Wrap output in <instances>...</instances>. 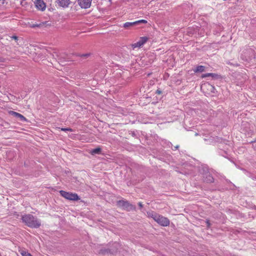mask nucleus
<instances>
[{"label": "nucleus", "instance_id": "obj_10", "mask_svg": "<svg viewBox=\"0 0 256 256\" xmlns=\"http://www.w3.org/2000/svg\"><path fill=\"white\" fill-rule=\"evenodd\" d=\"M209 76L212 77V78L213 79H216V80L222 78L220 75H218L217 74H214V73H207L206 74H203L202 75L201 78H206V77H209Z\"/></svg>", "mask_w": 256, "mask_h": 256}, {"label": "nucleus", "instance_id": "obj_15", "mask_svg": "<svg viewBox=\"0 0 256 256\" xmlns=\"http://www.w3.org/2000/svg\"><path fill=\"white\" fill-rule=\"evenodd\" d=\"M136 22H126V23H124L123 25V27L124 28H128L132 26H136Z\"/></svg>", "mask_w": 256, "mask_h": 256}, {"label": "nucleus", "instance_id": "obj_18", "mask_svg": "<svg viewBox=\"0 0 256 256\" xmlns=\"http://www.w3.org/2000/svg\"><path fill=\"white\" fill-rule=\"evenodd\" d=\"M135 22H136V24H140V23L146 24L147 22V21L146 20H142L136 21Z\"/></svg>", "mask_w": 256, "mask_h": 256}, {"label": "nucleus", "instance_id": "obj_14", "mask_svg": "<svg viewBox=\"0 0 256 256\" xmlns=\"http://www.w3.org/2000/svg\"><path fill=\"white\" fill-rule=\"evenodd\" d=\"M18 252L22 256H32L30 253L24 249L20 248Z\"/></svg>", "mask_w": 256, "mask_h": 256}, {"label": "nucleus", "instance_id": "obj_23", "mask_svg": "<svg viewBox=\"0 0 256 256\" xmlns=\"http://www.w3.org/2000/svg\"><path fill=\"white\" fill-rule=\"evenodd\" d=\"M138 206H140V208H142V204L141 202H140L138 203Z\"/></svg>", "mask_w": 256, "mask_h": 256}, {"label": "nucleus", "instance_id": "obj_5", "mask_svg": "<svg viewBox=\"0 0 256 256\" xmlns=\"http://www.w3.org/2000/svg\"><path fill=\"white\" fill-rule=\"evenodd\" d=\"M118 205L120 207L122 208L127 210H135V206L130 204L128 201L124 200H119L118 202Z\"/></svg>", "mask_w": 256, "mask_h": 256}, {"label": "nucleus", "instance_id": "obj_8", "mask_svg": "<svg viewBox=\"0 0 256 256\" xmlns=\"http://www.w3.org/2000/svg\"><path fill=\"white\" fill-rule=\"evenodd\" d=\"M34 4L36 8L41 11H44L46 8V4L43 0H35Z\"/></svg>", "mask_w": 256, "mask_h": 256}, {"label": "nucleus", "instance_id": "obj_12", "mask_svg": "<svg viewBox=\"0 0 256 256\" xmlns=\"http://www.w3.org/2000/svg\"><path fill=\"white\" fill-rule=\"evenodd\" d=\"M148 217L152 218L154 221L156 219L159 214L156 213L154 211H150L147 212Z\"/></svg>", "mask_w": 256, "mask_h": 256}, {"label": "nucleus", "instance_id": "obj_6", "mask_svg": "<svg viewBox=\"0 0 256 256\" xmlns=\"http://www.w3.org/2000/svg\"><path fill=\"white\" fill-rule=\"evenodd\" d=\"M148 38L146 36H143L140 38V39L138 42L136 43L132 44V46L133 49H134L137 48H140L142 46H143L148 40Z\"/></svg>", "mask_w": 256, "mask_h": 256}, {"label": "nucleus", "instance_id": "obj_20", "mask_svg": "<svg viewBox=\"0 0 256 256\" xmlns=\"http://www.w3.org/2000/svg\"><path fill=\"white\" fill-rule=\"evenodd\" d=\"M156 93L158 94H160L162 93V91L160 90H157L156 92Z\"/></svg>", "mask_w": 256, "mask_h": 256}, {"label": "nucleus", "instance_id": "obj_4", "mask_svg": "<svg viewBox=\"0 0 256 256\" xmlns=\"http://www.w3.org/2000/svg\"><path fill=\"white\" fill-rule=\"evenodd\" d=\"M155 222L162 226H168L170 224V221L167 218L160 214L158 216Z\"/></svg>", "mask_w": 256, "mask_h": 256}, {"label": "nucleus", "instance_id": "obj_16", "mask_svg": "<svg viewBox=\"0 0 256 256\" xmlns=\"http://www.w3.org/2000/svg\"><path fill=\"white\" fill-rule=\"evenodd\" d=\"M46 23H47V22H40V23L34 24L31 26V27L33 28H36V27H42V26H45L46 24Z\"/></svg>", "mask_w": 256, "mask_h": 256}, {"label": "nucleus", "instance_id": "obj_17", "mask_svg": "<svg viewBox=\"0 0 256 256\" xmlns=\"http://www.w3.org/2000/svg\"><path fill=\"white\" fill-rule=\"evenodd\" d=\"M102 151L101 148L100 147L96 148L93 149L91 150L90 154L92 155L95 154H100Z\"/></svg>", "mask_w": 256, "mask_h": 256}, {"label": "nucleus", "instance_id": "obj_9", "mask_svg": "<svg viewBox=\"0 0 256 256\" xmlns=\"http://www.w3.org/2000/svg\"><path fill=\"white\" fill-rule=\"evenodd\" d=\"M56 2L59 6L62 8H68L70 3V0H56Z\"/></svg>", "mask_w": 256, "mask_h": 256}, {"label": "nucleus", "instance_id": "obj_22", "mask_svg": "<svg viewBox=\"0 0 256 256\" xmlns=\"http://www.w3.org/2000/svg\"><path fill=\"white\" fill-rule=\"evenodd\" d=\"M4 62V58L2 57H0V62Z\"/></svg>", "mask_w": 256, "mask_h": 256}, {"label": "nucleus", "instance_id": "obj_7", "mask_svg": "<svg viewBox=\"0 0 256 256\" xmlns=\"http://www.w3.org/2000/svg\"><path fill=\"white\" fill-rule=\"evenodd\" d=\"M80 6L82 8H89L92 4V0H77Z\"/></svg>", "mask_w": 256, "mask_h": 256}, {"label": "nucleus", "instance_id": "obj_11", "mask_svg": "<svg viewBox=\"0 0 256 256\" xmlns=\"http://www.w3.org/2000/svg\"><path fill=\"white\" fill-rule=\"evenodd\" d=\"M10 114L16 118H18L22 122H27V119L22 114L14 111H10Z\"/></svg>", "mask_w": 256, "mask_h": 256}, {"label": "nucleus", "instance_id": "obj_13", "mask_svg": "<svg viewBox=\"0 0 256 256\" xmlns=\"http://www.w3.org/2000/svg\"><path fill=\"white\" fill-rule=\"evenodd\" d=\"M206 67L203 66H198L194 68L193 71L194 72H202L205 71Z\"/></svg>", "mask_w": 256, "mask_h": 256}, {"label": "nucleus", "instance_id": "obj_2", "mask_svg": "<svg viewBox=\"0 0 256 256\" xmlns=\"http://www.w3.org/2000/svg\"><path fill=\"white\" fill-rule=\"evenodd\" d=\"M60 194L62 197L70 200L76 201L80 200V198L76 193L61 190L60 191Z\"/></svg>", "mask_w": 256, "mask_h": 256}, {"label": "nucleus", "instance_id": "obj_1", "mask_svg": "<svg viewBox=\"0 0 256 256\" xmlns=\"http://www.w3.org/2000/svg\"><path fill=\"white\" fill-rule=\"evenodd\" d=\"M22 220L23 222L30 228H38L40 226V222L30 214L22 216Z\"/></svg>", "mask_w": 256, "mask_h": 256}, {"label": "nucleus", "instance_id": "obj_19", "mask_svg": "<svg viewBox=\"0 0 256 256\" xmlns=\"http://www.w3.org/2000/svg\"><path fill=\"white\" fill-rule=\"evenodd\" d=\"M61 130L62 131H69V132H72V130L70 128H62Z\"/></svg>", "mask_w": 256, "mask_h": 256}, {"label": "nucleus", "instance_id": "obj_24", "mask_svg": "<svg viewBox=\"0 0 256 256\" xmlns=\"http://www.w3.org/2000/svg\"><path fill=\"white\" fill-rule=\"evenodd\" d=\"M207 224H208V226H210V222H207Z\"/></svg>", "mask_w": 256, "mask_h": 256}, {"label": "nucleus", "instance_id": "obj_21", "mask_svg": "<svg viewBox=\"0 0 256 256\" xmlns=\"http://www.w3.org/2000/svg\"><path fill=\"white\" fill-rule=\"evenodd\" d=\"M11 38L12 39H14V40H18V36H12Z\"/></svg>", "mask_w": 256, "mask_h": 256}, {"label": "nucleus", "instance_id": "obj_3", "mask_svg": "<svg viewBox=\"0 0 256 256\" xmlns=\"http://www.w3.org/2000/svg\"><path fill=\"white\" fill-rule=\"evenodd\" d=\"M200 88L204 93L208 94L214 92L215 90L214 87L208 82L202 83L201 84Z\"/></svg>", "mask_w": 256, "mask_h": 256}]
</instances>
